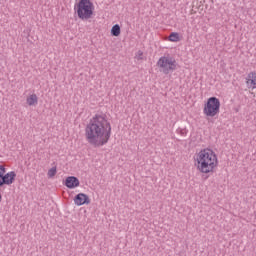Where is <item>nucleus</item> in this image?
<instances>
[{"label": "nucleus", "mask_w": 256, "mask_h": 256, "mask_svg": "<svg viewBox=\"0 0 256 256\" xmlns=\"http://www.w3.org/2000/svg\"><path fill=\"white\" fill-rule=\"evenodd\" d=\"M198 170L200 173H214L219 162L217 160V154L213 150L207 148L201 150L197 157Z\"/></svg>", "instance_id": "obj_2"}, {"label": "nucleus", "mask_w": 256, "mask_h": 256, "mask_svg": "<svg viewBox=\"0 0 256 256\" xmlns=\"http://www.w3.org/2000/svg\"><path fill=\"white\" fill-rule=\"evenodd\" d=\"M27 105L30 107H33V105H37L39 103V98L37 97V94H31L27 99H26Z\"/></svg>", "instance_id": "obj_10"}, {"label": "nucleus", "mask_w": 256, "mask_h": 256, "mask_svg": "<svg viewBox=\"0 0 256 256\" xmlns=\"http://www.w3.org/2000/svg\"><path fill=\"white\" fill-rule=\"evenodd\" d=\"M246 79H247V81H246L247 87L249 89H251V88L255 89V87H256V72H250Z\"/></svg>", "instance_id": "obj_9"}, {"label": "nucleus", "mask_w": 256, "mask_h": 256, "mask_svg": "<svg viewBox=\"0 0 256 256\" xmlns=\"http://www.w3.org/2000/svg\"><path fill=\"white\" fill-rule=\"evenodd\" d=\"M74 203L78 207H81V205H89V203H91V199L89 198V195L79 193L74 197Z\"/></svg>", "instance_id": "obj_7"}, {"label": "nucleus", "mask_w": 256, "mask_h": 256, "mask_svg": "<svg viewBox=\"0 0 256 256\" xmlns=\"http://www.w3.org/2000/svg\"><path fill=\"white\" fill-rule=\"evenodd\" d=\"M63 185L68 189H75L81 185V182H79V178L75 176H68L63 182Z\"/></svg>", "instance_id": "obj_8"}, {"label": "nucleus", "mask_w": 256, "mask_h": 256, "mask_svg": "<svg viewBox=\"0 0 256 256\" xmlns=\"http://www.w3.org/2000/svg\"><path fill=\"white\" fill-rule=\"evenodd\" d=\"M5 173H7V169L5 168V166L0 165V179L5 175Z\"/></svg>", "instance_id": "obj_14"}, {"label": "nucleus", "mask_w": 256, "mask_h": 256, "mask_svg": "<svg viewBox=\"0 0 256 256\" xmlns=\"http://www.w3.org/2000/svg\"><path fill=\"white\" fill-rule=\"evenodd\" d=\"M169 41H172L173 43H177V41H179V33L177 32L170 33Z\"/></svg>", "instance_id": "obj_12"}, {"label": "nucleus", "mask_w": 256, "mask_h": 256, "mask_svg": "<svg viewBox=\"0 0 256 256\" xmlns=\"http://www.w3.org/2000/svg\"><path fill=\"white\" fill-rule=\"evenodd\" d=\"M221 109V101L219 98L213 96L208 98L207 102L204 104L203 113L206 117H215L219 115Z\"/></svg>", "instance_id": "obj_4"}, {"label": "nucleus", "mask_w": 256, "mask_h": 256, "mask_svg": "<svg viewBox=\"0 0 256 256\" xmlns=\"http://www.w3.org/2000/svg\"><path fill=\"white\" fill-rule=\"evenodd\" d=\"M16 177H17V174L15 173V171H11L4 174L0 178V187H3V185H13V183H15Z\"/></svg>", "instance_id": "obj_6"}, {"label": "nucleus", "mask_w": 256, "mask_h": 256, "mask_svg": "<svg viewBox=\"0 0 256 256\" xmlns=\"http://www.w3.org/2000/svg\"><path fill=\"white\" fill-rule=\"evenodd\" d=\"M86 141L93 147H103L111 139V123L107 116L96 114L85 128Z\"/></svg>", "instance_id": "obj_1"}, {"label": "nucleus", "mask_w": 256, "mask_h": 256, "mask_svg": "<svg viewBox=\"0 0 256 256\" xmlns=\"http://www.w3.org/2000/svg\"><path fill=\"white\" fill-rule=\"evenodd\" d=\"M3 199V196L0 194V203H1V200Z\"/></svg>", "instance_id": "obj_15"}, {"label": "nucleus", "mask_w": 256, "mask_h": 256, "mask_svg": "<svg viewBox=\"0 0 256 256\" xmlns=\"http://www.w3.org/2000/svg\"><path fill=\"white\" fill-rule=\"evenodd\" d=\"M75 9L78 19L87 21V19H91V17H93L95 6H93V2H91V0H79L75 6Z\"/></svg>", "instance_id": "obj_3"}, {"label": "nucleus", "mask_w": 256, "mask_h": 256, "mask_svg": "<svg viewBox=\"0 0 256 256\" xmlns=\"http://www.w3.org/2000/svg\"><path fill=\"white\" fill-rule=\"evenodd\" d=\"M205 179H208V176H206Z\"/></svg>", "instance_id": "obj_16"}, {"label": "nucleus", "mask_w": 256, "mask_h": 256, "mask_svg": "<svg viewBox=\"0 0 256 256\" xmlns=\"http://www.w3.org/2000/svg\"><path fill=\"white\" fill-rule=\"evenodd\" d=\"M111 35L112 37H119L121 35V26L119 24L112 26Z\"/></svg>", "instance_id": "obj_11"}, {"label": "nucleus", "mask_w": 256, "mask_h": 256, "mask_svg": "<svg viewBox=\"0 0 256 256\" xmlns=\"http://www.w3.org/2000/svg\"><path fill=\"white\" fill-rule=\"evenodd\" d=\"M157 65L162 69L164 75H169L177 69V61L172 57L162 56L159 58Z\"/></svg>", "instance_id": "obj_5"}, {"label": "nucleus", "mask_w": 256, "mask_h": 256, "mask_svg": "<svg viewBox=\"0 0 256 256\" xmlns=\"http://www.w3.org/2000/svg\"><path fill=\"white\" fill-rule=\"evenodd\" d=\"M47 175L49 179H53V177L57 175V166H54L51 169H49Z\"/></svg>", "instance_id": "obj_13"}]
</instances>
